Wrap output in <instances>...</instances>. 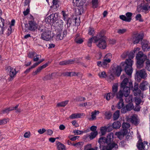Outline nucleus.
Masks as SVG:
<instances>
[{
  "label": "nucleus",
  "instance_id": "f3484780",
  "mask_svg": "<svg viewBox=\"0 0 150 150\" xmlns=\"http://www.w3.org/2000/svg\"><path fill=\"white\" fill-rule=\"evenodd\" d=\"M127 133V130L126 129H123V130L121 132H116L115 135L120 140H121Z\"/></svg>",
  "mask_w": 150,
  "mask_h": 150
},
{
  "label": "nucleus",
  "instance_id": "20e7f679",
  "mask_svg": "<svg viewBox=\"0 0 150 150\" xmlns=\"http://www.w3.org/2000/svg\"><path fill=\"white\" fill-rule=\"evenodd\" d=\"M95 43H96L97 46L101 49L105 48L107 46L106 38L102 32L98 34L95 36Z\"/></svg>",
  "mask_w": 150,
  "mask_h": 150
},
{
  "label": "nucleus",
  "instance_id": "5701e85b",
  "mask_svg": "<svg viewBox=\"0 0 150 150\" xmlns=\"http://www.w3.org/2000/svg\"><path fill=\"white\" fill-rule=\"evenodd\" d=\"M148 42L146 41H144V42L142 43V49L144 51H147L149 49V47L148 46Z\"/></svg>",
  "mask_w": 150,
  "mask_h": 150
},
{
  "label": "nucleus",
  "instance_id": "0e129e2a",
  "mask_svg": "<svg viewBox=\"0 0 150 150\" xmlns=\"http://www.w3.org/2000/svg\"><path fill=\"white\" fill-rule=\"evenodd\" d=\"M39 55L36 54L33 59V61L34 62L38 61L39 59Z\"/></svg>",
  "mask_w": 150,
  "mask_h": 150
},
{
  "label": "nucleus",
  "instance_id": "e2e57ef3",
  "mask_svg": "<svg viewBox=\"0 0 150 150\" xmlns=\"http://www.w3.org/2000/svg\"><path fill=\"white\" fill-rule=\"evenodd\" d=\"M18 105H16L15 107H10L8 108V109L9 110V111H11L12 110H16V109L18 108Z\"/></svg>",
  "mask_w": 150,
  "mask_h": 150
},
{
  "label": "nucleus",
  "instance_id": "aec40b11",
  "mask_svg": "<svg viewBox=\"0 0 150 150\" xmlns=\"http://www.w3.org/2000/svg\"><path fill=\"white\" fill-rule=\"evenodd\" d=\"M129 120L133 124L135 125H137L139 123V120L137 119L134 115L131 116Z\"/></svg>",
  "mask_w": 150,
  "mask_h": 150
},
{
  "label": "nucleus",
  "instance_id": "bf43d9fd",
  "mask_svg": "<svg viewBox=\"0 0 150 150\" xmlns=\"http://www.w3.org/2000/svg\"><path fill=\"white\" fill-rule=\"evenodd\" d=\"M44 27L43 25L40 26L38 28V30L40 32H44L45 30H46V29H44Z\"/></svg>",
  "mask_w": 150,
  "mask_h": 150
},
{
  "label": "nucleus",
  "instance_id": "0eeeda50",
  "mask_svg": "<svg viewBox=\"0 0 150 150\" xmlns=\"http://www.w3.org/2000/svg\"><path fill=\"white\" fill-rule=\"evenodd\" d=\"M147 73L144 69H142L136 71L135 78L139 82L142 79H144L147 77Z\"/></svg>",
  "mask_w": 150,
  "mask_h": 150
},
{
  "label": "nucleus",
  "instance_id": "2eb2a0df",
  "mask_svg": "<svg viewBox=\"0 0 150 150\" xmlns=\"http://www.w3.org/2000/svg\"><path fill=\"white\" fill-rule=\"evenodd\" d=\"M48 21L54 23L58 20V14L57 13H52L47 17Z\"/></svg>",
  "mask_w": 150,
  "mask_h": 150
},
{
  "label": "nucleus",
  "instance_id": "f03ea898",
  "mask_svg": "<svg viewBox=\"0 0 150 150\" xmlns=\"http://www.w3.org/2000/svg\"><path fill=\"white\" fill-rule=\"evenodd\" d=\"M139 48L137 47L135 48L133 51L129 53L128 52V56L129 59H127L125 62L121 63L120 66L124 68L126 74L129 76L131 75L132 72V65L133 61L131 59L134 56V53L139 51Z\"/></svg>",
  "mask_w": 150,
  "mask_h": 150
},
{
  "label": "nucleus",
  "instance_id": "7c9ffc66",
  "mask_svg": "<svg viewBox=\"0 0 150 150\" xmlns=\"http://www.w3.org/2000/svg\"><path fill=\"white\" fill-rule=\"evenodd\" d=\"M116 98H117L120 99H122V98L123 97L124 95V93L122 92V89L120 90L118 93H116Z\"/></svg>",
  "mask_w": 150,
  "mask_h": 150
},
{
  "label": "nucleus",
  "instance_id": "cd10ccee",
  "mask_svg": "<svg viewBox=\"0 0 150 150\" xmlns=\"http://www.w3.org/2000/svg\"><path fill=\"white\" fill-rule=\"evenodd\" d=\"M112 125L114 129H119L121 126V124L120 122L118 121H116L112 124Z\"/></svg>",
  "mask_w": 150,
  "mask_h": 150
},
{
  "label": "nucleus",
  "instance_id": "f8f14e48",
  "mask_svg": "<svg viewBox=\"0 0 150 150\" xmlns=\"http://www.w3.org/2000/svg\"><path fill=\"white\" fill-rule=\"evenodd\" d=\"M132 15V13L128 12L126 14V17L125 15H122L120 16V18L124 21L130 22L132 20L131 17Z\"/></svg>",
  "mask_w": 150,
  "mask_h": 150
},
{
  "label": "nucleus",
  "instance_id": "bb28decb",
  "mask_svg": "<svg viewBox=\"0 0 150 150\" xmlns=\"http://www.w3.org/2000/svg\"><path fill=\"white\" fill-rule=\"evenodd\" d=\"M15 22V21L14 20H12L11 21V25L10 26V28H7V30H6L7 33H6V34H8L9 35L11 33V26H13Z\"/></svg>",
  "mask_w": 150,
  "mask_h": 150
},
{
  "label": "nucleus",
  "instance_id": "7ed1b4c3",
  "mask_svg": "<svg viewBox=\"0 0 150 150\" xmlns=\"http://www.w3.org/2000/svg\"><path fill=\"white\" fill-rule=\"evenodd\" d=\"M136 58L137 60L136 65L137 68L140 69L142 68L144 66V61L146 60L145 68L147 70L150 71V61L147 59L146 54H144L142 51H139L137 54Z\"/></svg>",
  "mask_w": 150,
  "mask_h": 150
},
{
  "label": "nucleus",
  "instance_id": "4c0bfd02",
  "mask_svg": "<svg viewBox=\"0 0 150 150\" xmlns=\"http://www.w3.org/2000/svg\"><path fill=\"white\" fill-rule=\"evenodd\" d=\"M6 30H7L6 27H0V35L3 34L4 33H7Z\"/></svg>",
  "mask_w": 150,
  "mask_h": 150
},
{
  "label": "nucleus",
  "instance_id": "9d476101",
  "mask_svg": "<svg viewBox=\"0 0 150 150\" xmlns=\"http://www.w3.org/2000/svg\"><path fill=\"white\" fill-rule=\"evenodd\" d=\"M134 106L133 103L130 102L126 105L125 107L122 108L121 110V112L123 113H125L127 111L131 110L134 109Z\"/></svg>",
  "mask_w": 150,
  "mask_h": 150
},
{
  "label": "nucleus",
  "instance_id": "39448f33",
  "mask_svg": "<svg viewBox=\"0 0 150 150\" xmlns=\"http://www.w3.org/2000/svg\"><path fill=\"white\" fill-rule=\"evenodd\" d=\"M132 82L131 81L125 78L123 80L120 85L121 89H122L124 95L125 97L128 96L129 94L130 90H131L129 83Z\"/></svg>",
  "mask_w": 150,
  "mask_h": 150
},
{
  "label": "nucleus",
  "instance_id": "4468645a",
  "mask_svg": "<svg viewBox=\"0 0 150 150\" xmlns=\"http://www.w3.org/2000/svg\"><path fill=\"white\" fill-rule=\"evenodd\" d=\"M56 34L57 39L58 40H62L64 37H66L67 35V30H65L63 32H62V30H58Z\"/></svg>",
  "mask_w": 150,
  "mask_h": 150
},
{
  "label": "nucleus",
  "instance_id": "09e8293b",
  "mask_svg": "<svg viewBox=\"0 0 150 150\" xmlns=\"http://www.w3.org/2000/svg\"><path fill=\"white\" fill-rule=\"evenodd\" d=\"M74 40L78 44H81L83 42V40L81 38H76Z\"/></svg>",
  "mask_w": 150,
  "mask_h": 150
},
{
  "label": "nucleus",
  "instance_id": "f704fd0d",
  "mask_svg": "<svg viewBox=\"0 0 150 150\" xmlns=\"http://www.w3.org/2000/svg\"><path fill=\"white\" fill-rule=\"evenodd\" d=\"M81 0H75V2L73 0V2L74 4V5L76 6H79L83 5V3H81Z\"/></svg>",
  "mask_w": 150,
  "mask_h": 150
},
{
  "label": "nucleus",
  "instance_id": "4d7b16f0",
  "mask_svg": "<svg viewBox=\"0 0 150 150\" xmlns=\"http://www.w3.org/2000/svg\"><path fill=\"white\" fill-rule=\"evenodd\" d=\"M149 8L150 6H148L147 4H145L142 6V8L145 11H148V8Z\"/></svg>",
  "mask_w": 150,
  "mask_h": 150
},
{
  "label": "nucleus",
  "instance_id": "774afa93",
  "mask_svg": "<svg viewBox=\"0 0 150 150\" xmlns=\"http://www.w3.org/2000/svg\"><path fill=\"white\" fill-rule=\"evenodd\" d=\"M69 74L70 75L69 76H78V75L79 74V73H78L77 74H76V73L75 72H69Z\"/></svg>",
  "mask_w": 150,
  "mask_h": 150
},
{
  "label": "nucleus",
  "instance_id": "79ce46f5",
  "mask_svg": "<svg viewBox=\"0 0 150 150\" xmlns=\"http://www.w3.org/2000/svg\"><path fill=\"white\" fill-rule=\"evenodd\" d=\"M127 31V29H118L117 30V33L119 34H122Z\"/></svg>",
  "mask_w": 150,
  "mask_h": 150
},
{
  "label": "nucleus",
  "instance_id": "680f3d73",
  "mask_svg": "<svg viewBox=\"0 0 150 150\" xmlns=\"http://www.w3.org/2000/svg\"><path fill=\"white\" fill-rule=\"evenodd\" d=\"M1 20H0V27H4V20L1 17L0 18Z\"/></svg>",
  "mask_w": 150,
  "mask_h": 150
},
{
  "label": "nucleus",
  "instance_id": "052dcab7",
  "mask_svg": "<svg viewBox=\"0 0 150 150\" xmlns=\"http://www.w3.org/2000/svg\"><path fill=\"white\" fill-rule=\"evenodd\" d=\"M51 79H53L54 78L57 77V73L55 72H54L51 74H49Z\"/></svg>",
  "mask_w": 150,
  "mask_h": 150
},
{
  "label": "nucleus",
  "instance_id": "423d86ee",
  "mask_svg": "<svg viewBox=\"0 0 150 150\" xmlns=\"http://www.w3.org/2000/svg\"><path fill=\"white\" fill-rule=\"evenodd\" d=\"M122 68H123L122 67ZM122 71V68L120 66L115 64H114L109 74V78L111 80H113L115 75L117 76H119L120 75Z\"/></svg>",
  "mask_w": 150,
  "mask_h": 150
},
{
  "label": "nucleus",
  "instance_id": "a878e982",
  "mask_svg": "<svg viewBox=\"0 0 150 150\" xmlns=\"http://www.w3.org/2000/svg\"><path fill=\"white\" fill-rule=\"evenodd\" d=\"M110 60L109 58H106L104 57L102 62L103 67L105 68L108 63L110 62Z\"/></svg>",
  "mask_w": 150,
  "mask_h": 150
},
{
  "label": "nucleus",
  "instance_id": "f257e3e1",
  "mask_svg": "<svg viewBox=\"0 0 150 150\" xmlns=\"http://www.w3.org/2000/svg\"><path fill=\"white\" fill-rule=\"evenodd\" d=\"M114 135L112 133L108 134L106 137H101L98 141L100 150H117L118 148L117 143L114 141Z\"/></svg>",
  "mask_w": 150,
  "mask_h": 150
},
{
  "label": "nucleus",
  "instance_id": "c03bdc74",
  "mask_svg": "<svg viewBox=\"0 0 150 150\" xmlns=\"http://www.w3.org/2000/svg\"><path fill=\"white\" fill-rule=\"evenodd\" d=\"M98 75L100 78H105L107 76V74L104 71L99 72Z\"/></svg>",
  "mask_w": 150,
  "mask_h": 150
},
{
  "label": "nucleus",
  "instance_id": "5fc2aeb1",
  "mask_svg": "<svg viewBox=\"0 0 150 150\" xmlns=\"http://www.w3.org/2000/svg\"><path fill=\"white\" fill-rule=\"evenodd\" d=\"M94 30L93 28L91 27H90L88 29V34L89 35H91L94 33Z\"/></svg>",
  "mask_w": 150,
  "mask_h": 150
},
{
  "label": "nucleus",
  "instance_id": "49530a36",
  "mask_svg": "<svg viewBox=\"0 0 150 150\" xmlns=\"http://www.w3.org/2000/svg\"><path fill=\"white\" fill-rule=\"evenodd\" d=\"M97 113H98V114L99 113V111L95 110L94 112H91V117L92 120H94L96 118V116Z\"/></svg>",
  "mask_w": 150,
  "mask_h": 150
},
{
  "label": "nucleus",
  "instance_id": "8fccbe9b",
  "mask_svg": "<svg viewBox=\"0 0 150 150\" xmlns=\"http://www.w3.org/2000/svg\"><path fill=\"white\" fill-rule=\"evenodd\" d=\"M135 101L136 105H139L142 102V100L140 98L137 97L135 98Z\"/></svg>",
  "mask_w": 150,
  "mask_h": 150
},
{
  "label": "nucleus",
  "instance_id": "69168bd1",
  "mask_svg": "<svg viewBox=\"0 0 150 150\" xmlns=\"http://www.w3.org/2000/svg\"><path fill=\"white\" fill-rule=\"evenodd\" d=\"M30 132H27L24 134V137L26 138H29L30 137Z\"/></svg>",
  "mask_w": 150,
  "mask_h": 150
},
{
  "label": "nucleus",
  "instance_id": "72a5a7b5",
  "mask_svg": "<svg viewBox=\"0 0 150 150\" xmlns=\"http://www.w3.org/2000/svg\"><path fill=\"white\" fill-rule=\"evenodd\" d=\"M98 134V132L97 131H96L95 132H92L91 133L90 135H89V138L91 139H93L94 138H95L96 135Z\"/></svg>",
  "mask_w": 150,
  "mask_h": 150
},
{
  "label": "nucleus",
  "instance_id": "1a4fd4ad",
  "mask_svg": "<svg viewBox=\"0 0 150 150\" xmlns=\"http://www.w3.org/2000/svg\"><path fill=\"white\" fill-rule=\"evenodd\" d=\"M131 87V90H132L133 93L135 96H140L141 93L140 90L138 88V85L137 83H135L134 87H133L132 82L129 83Z\"/></svg>",
  "mask_w": 150,
  "mask_h": 150
},
{
  "label": "nucleus",
  "instance_id": "4be33fe9",
  "mask_svg": "<svg viewBox=\"0 0 150 150\" xmlns=\"http://www.w3.org/2000/svg\"><path fill=\"white\" fill-rule=\"evenodd\" d=\"M149 86V84L146 81H143L140 84L139 88L142 91L145 90Z\"/></svg>",
  "mask_w": 150,
  "mask_h": 150
},
{
  "label": "nucleus",
  "instance_id": "37998d69",
  "mask_svg": "<svg viewBox=\"0 0 150 150\" xmlns=\"http://www.w3.org/2000/svg\"><path fill=\"white\" fill-rule=\"evenodd\" d=\"M93 7L94 8H96L98 5V0H92Z\"/></svg>",
  "mask_w": 150,
  "mask_h": 150
},
{
  "label": "nucleus",
  "instance_id": "6e6552de",
  "mask_svg": "<svg viewBox=\"0 0 150 150\" xmlns=\"http://www.w3.org/2000/svg\"><path fill=\"white\" fill-rule=\"evenodd\" d=\"M54 35L53 33H52L50 30L47 29L45 30L41 35V38L44 40L49 41L53 38Z\"/></svg>",
  "mask_w": 150,
  "mask_h": 150
},
{
  "label": "nucleus",
  "instance_id": "a19ab883",
  "mask_svg": "<svg viewBox=\"0 0 150 150\" xmlns=\"http://www.w3.org/2000/svg\"><path fill=\"white\" fill-rule=\"evenodd\" d=\"M113 94L111 93H108L106 96V99L108 100H109L110 98H113L115 96Z\"/></svg>",
  "mask_w": 150,
  "mask_h": 150
},
{
  "label": "nucleus",
  "instance_id": "3c124183",
  "mask_svg": "<svg viewBox=\"0 0 150 150\" xmlns=\"http://www.w3.org/2000/svg\"><path fill=\"white\" fill-rule=\"evenodd\" d=\"M107 131V129L105 126L104 127H102L100 129V131L102 135H104L106 133Z\"/></svg>",
  "mask_w": 150,
  "mask_h": 150
},
{
  "label": "nucleus",
  "instance_id": "864d4df0",
  "mask_svg": "<svg viewBox=\"0 0 150 150\" xmlns=\"http://www.w3.org/2000/svg\"><path fill=\"white\" fill-rule=\"evenodd\" d=\"M36 54V53L35 52H29L28 54V57L32 58L33 57H34Z\"/></svg>",
  "mask_w": 150,
  "mask_h": 150
},
{
  "label": "nucleus",
  "instance_id": "c9c22d12",
  "mask_svg": "<svg viewBox=\"0 0 150 150\" xmlns=\"http://www.w3.org/2000/svg\"><path fill=\"white\" fill-rule=\"evenodd\" d=\"M52 3L53 6L54 8L55 6L56 8L57 9L59 6V0H53Z\"/></svg>",
  "mask_w": 150,
  "mask_h": 150
},
{
  "label": "nucleus",
  "instance_id": "13d9d810",
  "mask_svg": "<svg viewBox=\"0 0 150 150\" xmlns=\"http://www.w3.org/2000/svg\"><path fill=\"white\" fill-rule=\"evenodd\" d=\"M126 142L125 141L122 140L120 142L119 144L120 146H121V147H124L125 146V145H126Z\"/></svg>",
  "mask_w": 150,
  "mask_h": 150
},
{
  "label": "nucleus",
  "instance_id": "2f4dec72",
  "mask_svg": "<svg viewBox=\"0 0 150 150\" xmlns=\"http://www.w3.org/2000/svg\"><path fill=\"white\" fill-rule=\"evenodd\" d=\"M120 116V111L117 110L113 114V118L114 120H117Z\"/></svg>",
  "mask_w": 150,
  "mask_h": 150
},
{
  "label": "nucleus",
  "instance_id": "ddd939ff",
  "mask_svg": "<svg viewBox=\"0 0 150 150\" xmlns=\"http://www.w3.org/2000/svg\"><path fill=\"white\" fill-rule=\"evenodd\" d=\"M57 21V22L53 23V25L55 27L56 31L62 30L63 27V21L61 20H58Z\"/></svg>",
  "mask_w": 150,
  "mask_h": 150
},
{
  "label": "nucleus",
  "instance_id": "603ef678",
  "mask_svg": "<svg viewBox=\"0 0 150 150\" xmlns=\"http://www.w3.org/2000/svg\"><path fill=\"white\" fill-rule=\"evenodd\" d=\"M9 111H9V110L8 109V108H5L4 109L2 110L0 114H1L6 113L7 114H8V113Z\"/></svg>",
  "mask_w": 150,
  "mask_h": 150
},
{
  "label": "nucleus",
  "instance_id": "de8ad7c7",
  "mask_svg": "<svg viewBox=\"0 0 150 150\" xmlns=\"http://www.w3.org/2000/svg\"><path fill=\"white\" fill-rule=\"evenodd\" d=\"M130 125L129 123L128 122L124 123L122 125V127L123 129H126L127 130V128L130 127Z\"/></svg>",
  "mask_w": 150,
  "mask_h": 150
},
{
  "label": "nucleus",
  "instance_id": "a211bd4d",
  "mask_svg": "<svg viewBox=\"0 0 150 150\" xmlns=\"http://www.w3.org/2000/svg\"><path fill=\"white\" fill-rule=\"evenodd\" d=\"M28 24L29 26L28 29L30 30L34 31L38 28L36 23L33 21H29Z\"/></svg>",
  "mask_w": 150,
  "mask_h": 150
},
{
  "label": "nucleus",
  "instance_id": "c85d7f7f",
  "mask_svg": "<svg viewBox=\"0 0 150 150\" xmlns=\"http://www.w3.org/2000/svg\"><path fill=\"white\" fill-rule=\"evenodd\" d=\"M124 105L123 99H120L117 105V108L119 109L122 108Z\"/></svg>",
  "mask_w": 150,
  "mask_h": 150
},
{
  "label": "nucleus",
  "instance_id": "a18cd8bd",
  "mask_svg": "<svg viewBox=\"0 0 150 150\" xmlns=\"http://www.w3.org/2000/svg\"><path fill=\"white\" fill-rule=\"evenodd\" d=\"M95 36L91 38H90L88 42V45L89 47H91V43L92 42V41L93 40H94L95 41ZM95 43V42H94Z\"/></svg>",
  "mask_w": 150,
  "mask_h": 150
},
{
  "label": "nucleus",
  "instance_id": "e433bc0d",
  "mask_svg": "<svg viewBox=\"0 0 150 150\" xmlns=\"http://www.w3.org/2000/svg\"><path fill=\"white\" fill-rule=\"evenodd\" d=\"M68 101L67 100L58 103L57 106V107H64L68 103Z\"/></svg>",
  "mask_w": 150,
  "mask_h": 150
},
{
  "label": "nucleus",
  "instance_id": "ea45409f",
  "mask_svg": "<svg viewBox=\"0 0 150 150\" xmlns=\"http://www.w3.org/2000/svg\"><path fill=\"white\" fill-rule=\"evenodd\" d=\"M105 118L107 119H110L111 117L112 114L110 111L106 112L105 113Z\"/></svg>",
  "mask_w": 150,
  "mask_h": 150
},
{
  "label": "nucleus",
  "instance_id": "393cba45",
  "mask_svg": "<svg viewBox=\"0 0 150 150\" xmlns=\"http://www.w3.org/2000/svg\"><path fill=\"white\" fill-rule=\"evenodd\" d=\"M57 148L59 150H66L65 146L59 142H57Z\"/></svg>",
  "mask_w": 150,
  "mask_h": 150
},
{
  "label": "nucleus",
  "instance_id": "412c9836",
  "mask_svg": "<svg viewBox=\"0 0 150 150\" xmlns=\"http://www.w3.org/2000/svg\"><path fill=\"white\" fill-rule=\"evenodd\" d=\"M75 61V59L73 60L69 59L67 60H65L59 63V64L61 65H64L73 64L74 61Z\"/></svg>",
  "mask_w": 150,
  "mask_h": 150
},
{
  "label": "nucleus",
  "instance_id": "9b49d317",
  "mask_svg": "<svg viewBox=\"0 0 150 150\" xmlns=\"http://www.w3.org/2000/svg\"><path fill=\"white\" fill-rule=\"evenodd\" d=\"M139 138L137 145V147L139 150H140V149H142V150L143 149L144 150H145V149H146L145 147L146 146H148V142H146L145 141L142 142V139L141 138L140 136H139Z\"/></svg>",
  "mask_w": 150,
  "mask_h": 150
},
{
  "label": "nucleus",
  "instance_id": "473e14b6",
  "mask_svg": "<svg viewBox=\"0 0 150 150\" xmlns=\"http://www.w3.org/2000/svg\"><path fill=\"white\" fill-rule=\"evenodd\" d=\"M62 16L63 17V18L64 20L65 21H67V23L68 24V21L69 20V18L68 17V15L66 13V12L64 11H62Z\"/></svg>",
  "mask_w": 150,
  "mask_h": 150
},
{
  "label": "nucleus",
  "instance_id": "338daca9",
  "mask_svg": "<svg viewBox=\"0 0 150 150\" xmlns=\"http://www.w3.org/2000/svg\"><path fill=\"white\" fill-rule=\"evenodd\" d=\"M107 129V131L108 132H110L112 131L113 128H114L112 125H110L108 127L105 126Z\"/></svg>",
  "mask_w": 150,
  "mask_h": 150
},
{
  "label": "nucleus",
  "instance_id": "58836bf2",
  "mask_svg": "<svg viewBox=\"0 0 150 150\" xmlns=\"http://www.w3.org/2000/svg\"><path fill=\"white\" fill-rule=\"evenodd\" d=\"M48 63H47L44 64L42 65L40 67H38L37 69L36 70H37L39 72H40L43 69L45 68L48 65Z\"/></svg>",
  "mask_w": 150,
  "mask_h": 150
},
{
  "label": "nucleus",
  "instance_id": "dca6fc26",
  "mask_svg": "<svg viewBox=\"0 0 150 150\" xmlns=\"http://www.w3.org/2000/svg\"><path fill=\"white\" fill-rule=\"evenodd\" d=\"M143 36L140 34H137L133 35L132 39L134 44L138 43L139 41L143 39Z\"/></svg>",
  "mask_w": 150,
  "mask_h": 150
},
{
  "label": "nucleus",
  "instance_id": "6ab92c4d",
  "mask_svg": "<svg viewBox=\"0 0 150 150\" xmlns=\"http://www.w3.org/2000/svg\"><path fill=\"white\" fill-rule=\"evenodd\" d=\"M8 68L10 69L9 75L10 77L8 78L9 81H11L13 79V77L16 75V72L15 69L12 68L11 67H9Z\"/></svg>",
  "mask_w": 150,
  "mask_h": 150
},
{
  "label": "nucleus",
  "instance_id": "c756f323",
  "mask_svg": "<svg viewBox=\"0 0 150 150\" xmlns=\"http://www.w3.org/2000/svg\"><path fill=\"white\" fill-rule=\"evenodd\" d=\"M118 90V85L117 84H114L112 86V93L115 96Z\"/></svg>",
  "mask_w": 150,
  "mask_h": 150
},
{
  "label": "nucleus",
  "instance_id": "b1692460",
  "mask_svg": "<svg viewBox=\"0 0 150 150\" xmlns=\"http://www.w3.org/2000/svg\"><path fill=\"white\" fill-rule=\"evenodd\" d=\"M83 113H74L70 116L69 118L70 119L81 118V116H83Z\"/></svg>",
  "mask_w": 150,
  "mask_h": 150
},
{
  "label": "nucleus",
  "instance_id": "6e6d98bb",
  "mask_svg": "<svg viewBox=\"0 0 150 150\" xmlns=\"http://www.w3.org/2000/svg\"><path fill=\"white\" fill-rule=\"evenodd\" d=\"M136 20H139L140 22H142L143 20L141 18V15L140 14H137L135 17Z\"/></svg>",
  "mask_w": 150,
  "mask_h": 150
}]
</instances>
